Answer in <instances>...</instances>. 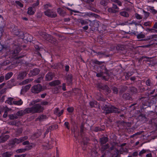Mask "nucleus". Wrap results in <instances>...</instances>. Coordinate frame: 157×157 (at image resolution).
Instances as JSON below:
<instances>
[{"mask_svg":"<svg viewBox=\"0 0 157 157\" xmlns=\"http://www.w3.org/2000/svg\"><path fill=\"white\" fill-rule=\"evenodd\" d=\"M101 108L104 111L106 114L112 113H119L121 111V110L110 105H105L101 106Z\"/></svg>","mask_w":157,"mask_h":157,"instance_id":"nucleus-1","label":"nucleus"},{"mask_svg":"<svg viewBox=\"0 0 157 157\" xmlns=\"http://www.w3.org/2000/svg\"><path fill=\"white\" fill-rule=\"evenodd\" d=\"M41 109L42 107L40 105L37 104L34 105L32 107L26 108L24 110L25 114L35 113L40 112L41 111Z\"/></svg>","mask_w":157,"mask_h":157,"instance_id":"nucleus-2","label":"nucleus"},{"mask_svg":"<svg viewBox=\"0 0 157 157\" xmlns=\"http://www.w3.org/2000/svg\"><path fill=\"white\" fill-rule=\"evenodd\" d=\"M39 33L40 35L46 40L52 43H54L55 39L52 37L51 35L48 34L46 33L42 32H40Z\"/></svg>","mask_w":157,"mask_h":157,"instance_id":"nucleus-3","label":"nucleus"},{"mask_svg":"<svg viewBox=\"0 0 157 157\" xmlns=\"http://www.w3.org/2000/svg\"><path fill=\"white\" fill-rule=\"evenodd\" d=\"M42 87L40 84L35 85L31 88V92L33 93L37 94L42 90Z\"/></svg>","mask_w":157,"mask_h":157,"instance_id":"nucleus-4","label":"nucleus"},{"mask_svg":"<svg viewBox=\"0 0 157 157\" xmlns=\"http://www.w3.org/2000/svg\"><path fill=\"white\" fill-rule=\"evenodd\" d=\"M28 139V137L26 136L21 137L19 139L15 138L10 142V144L12 145H13L15 144H18L27 140Z\"/></svg>","mask_w":157,"mask_h":157,"instance_id":"nucleus-5","label":"nucleus"},{"mask_svg":"<svg viewBox=\"0 0 157 157\" xmlns=\"http://www.w3.org/2000/svg\"><path fill=\"white\" fill-rule=\"evenodd\" d=\"M44 13L45 15L51 18L55 17L57 16L56 13L53 10L48 9L44 12Z\"/></svg>","mask_w":157,"mask_h":157,"instance_id":"nucleus-6","label":"nucleus"},{"mask_svg":"<svg viewBox=\"0 0 157 157\" xmlns=\"http://www.w3.org/2000/svg\"><path fill=\"white\" fill-rule=\"evenodd\" d=\"M81 137L82 138L81 144L83 149L84 150L87 147V144L88 141L89 140V139L85 136L84 135L82 136Z\"/></svg>","mask_w":157,"mask_h":157,"instance_id":"nucleus-7","label":"nucleus"},{"mask_svg":"<svg viewBox=\"0 0 157 157\" xmlns=\"http://www.w3.org/2000/svg\"><path fill=\"white\" fill-rule=\"evenodd\" d=\"M54 76V74L52 72H48L45 75V79L46 81L52 80Z\"/></svg>","mask_w":157,"mask_h":157,"instance_id":"nucleus-8","label":"nucleus"},{"mask_svg":"<svg viewBox=\"0 0 157 157\" xmlns=\"http://www.w3.org/2000/svg\"><path fill=\"white\" fill-rule=\"evenodd\" d=\"M27 74V72L25 71H21L19 73L17 77V79L19 80H22L26 76Z\"/></svg>","mask_w":157,"mask_h":157,"instance_id":"nucleus-9","label":"nucleus"},{"mask_svg":"<svg viewBox=\"0 0 157 157\" xmlns=\"http://www.w3.org/2000/svg\"><path fill=\"white\" fill-rule=\"evenodd\" d=\"M40 70L39 68H35L30 71L29 75L32 76H36L38 75L40 72Z\"/></svg>","mask_w":157,"mask_h":157,"instance_id":"nucleus-10","label":"nucleus"},{"mask_svg":"<svg viewBox=\"0 0 157 157\" xmlns=\"http://www.w3.org/2000/svg\"><path fill=\"white\" fill-rule=\"evenodd\" d=\"M9 137L10 136L9 135H1L0 136V143L5 142L9 139Z\"/></svg>","mask_w":157,"mask_h":157,"instance_id":"nucleus-11","label":"nucleus"},{"mask_svg":"<svg viewBox=\"0 0 157 157\" xmlns=\"http://www.w3.org/2000/svg\"><path fill=\"white\" fill-rule=\"evenodd\" d=\"M89 104L91 107L99 108V104L96 101H92L89 102Z\"/></svg>","mask_w":157,"mask_h":157,"instance_id":"nucleus-12","label":"nucleus"},{"mask_svg":"<svg viewBox=\"0 0 157 157\" xmlns=\"http://www.w3.org/2000/svg\"><path fill=\"white\" fill-rule=\"evenodd\" d=\"M58 13L61 16L64 17L66 15L65 11L61 8H59L57 10Z\"/></svg>","mask_w":157,"mask_h":157,"instance_id":"nucleus-13","label":"nucleus"},{"mask_svg":"<svg viewBox=\"0 0 157 157\" xmlns=\"http://www.w3.org/2000/svg\"><path fill=\"white\" fill-rule=\"evenodd\" d=\"M63 109L62 110L60 111H59V108H55L54 113L55 114L59 117L63 114Z\"/></svg>","mask_w":157,"mask_h":157,"instance_id":"nucleus-14","label":"nucleus"},{"mask_svg":"<svg viewBox=\"0 0 157 157\" xmlns=\"http://www.w3.org/2000/svg\"><path fill=\"white\" fill-rule=\"evenodd\" d=\"M14 33L19 37L22 38L23 36V33L22 31H19V30H14L13 31Z\"/></svg>","mask_w":157,"mask_h":157,"instance_id":"nucleus-15","label":"nucleus"},{"mask_svg":"<svg viewBox=\"0 0 157 157\" xmlns=\"http://www.w3.org/2000/svg\"><path fill=\"white\" fill-rule=\"evenodd\" d=\"M100 68L101 69L102 71L104 70V73L106 74L107 75L109 76L110 74L109 73V71L107 70V69L105 67V66L104 65H102L100 67Z\"/></svg>","mask_w":157,"mask_h":157,"instance_id":"nucleus-16","label":"nucleus"},{"mask_svg":"<svg viewBox=\"0 0 157 157\" xmlns=\"http://www.w3.org/2000/svg\"><path fill=\"white\" fill-rule=\"evenodd\" d=\"M67 82L68 84H71L72 81V76L71 74H68L66 77Z\"/></svg>","mask_w":157,"mask_h":157,"instance_id":"nucleus-17","label":"nucleus"},{"mask_svg":"<svg viewBox=\"0 0 157 157\" xmlns=\"http://www.w3.org/2000/svg\"><path fill=\"white\" fill-rule=\"evenodd\" d=\"M60 83V82L59 80H55L49 83V85L51 86H55Z\"/></svg>","mask_w":157,"mask_h":157,"instance_id":"nucleus-18","label":"nucleus"},{"mask_svg":"<svg viewBox=\"0 0 157 157\" xmlns=\"http://www.w3.org/2000/svg\"><path fill=\"white\" fill-rule=\"evenodd\" d=\"M108 141L107 137H103L100 139V142L101 145L105 144Z\"/></svg>","mask_w":157,"mask_h":157,"instance_id":"nucleus-19","label":"nucleus"},{"mask_svg":"<svg viewBox=\"0 0 157 157\" xmlns=\"http://www.w3.org/2000/svg\"><path fill=\"white\" fill-rule=\"evenodd\" d=\"M95 98L97 100L99 101H105V99L102 98V96L100 93H98L96 95Z\"/></svg>","mask_w":157,"mask_h":157,"instance_id":"nucleus-20","label":"nucleus"},{"mask_svg":"<svg viewBox=\"0 0 157 157\" xmlns=\"http://www.w3.org/2000/svg\"><path fill=\"white\" fill-rule=\"evenodd\" d=\"M13 155L11 152L6 151L2 153V157H10Z\"/></svg>","mask_w":157,"mask_h":157,"instance_id":"nucleus-21","label":"nucleus"},{"mask_svg":"<svg viewBox=\"0 0 157 157\" xmlns=\"http://www.w3.org/2000/svg\"><path fill=\"white\" fill-rule=\"evenodd\" d=\"M31 86V85L30 84H28L25 86H23L21 90V93L22 92H26L30 88Z\"/></svg>","mask_w":157,"mask_h":157,"instance_id":"nucleus-22","label":"nucleus"},{"mask_svg":"<svg viewBox=\"0 0 157 157\" xmlns=\"http://www.w3.org/2000/svg\"><path fill=\"white\" fill-rule=\"evenodd\" d=\"M119 152L120 154H122V152L121 151H119L117 149H115L113 153L112 154V157H117Z\"/></svg>","mask_w":157,"mask_h":157,"instance_id":"nucleus-23","label":"nucleus"},{"mask_svg":"<svg viewBox=\"0 0 157 157\" xmlns=\"http://www.w3.org/2000/svg\"><path fill=\"white\" fill-rule=\"evenodd\" d=\"M101 147L100 149L101 152L103 153L104 151L107 149L109 147V144H106L105 145H101Z\"/></svg>","mask_w":157,"mask_h":157,"instance_id":"nucleus-24","label":"nucleus"},{"mask_svg":"<svg viewBox=\"0 0 157 157\" xmlns=\"http://www.w3.org/2000/svg\"><path fill=\"white\" fill-rule=\"evenodd\" d=\"M33 79L32 78L27 79L24 80L21 82L20 83V84L21 85H25L31 82V81H33Z\"/></svg>","mask_w":157,"mask_h":157,"instance_id":"nucleus-25","label":"nucleus"},{"mask_svg":"<svg viewBox=\"0 0 157 157\" xmlns=\"http://www.w3.org/2000/svg\"><path fill=\"white\" fill-rule=\"evenodd\" d=\"M17 115V117H21L23 116L25 114V112L24 110H21L18 111L16 113Z\"/></svg>","mask_w":157,"mask_h":157,"instance_id":"nucleus-26","label":"nucleus"},{"mask_svg":"<svg viewBox=\"0 0 157 157\" xmlns=\"http://www.w3.org/2000/svg\"><path fill=\"white\" fill-rule=\"evenodd\" d=\"M13 104L17 105H21L23 104V101L20 99L18 101H13Z\"/></svg>","mask_w":157,"mask_h":157,"instance_id":"nucleus-27","label":"nucleus"},{"mask_svg":"<svg viewBox=\"0 0 157 157\" xmlns=\"http://www.w3.org/2000/svg\"><path fill=\"white\" fill-rule=\"evenodd\" d=\"M122 97L123 98L126 100H130L131 98V96L128 93H125L123 94Z\"/></svg>","mask_w":157,"mask_h":157,"instance_id":"nucleus-28","label":"nucleus"},{"mask_svg":"<svg viewBox=\"0 0 157 157\" xmlns=\"http://www.w3.org/2000/svg\"><path fill=\"white\" fill-rule=\"evenodd\" d=\"M8 117L10 120H12L16 119L18 118L16 113V114L9 115Z\"/></svg>","mask_w":157,"mask_h":157,"instance_id":"nucleus-29","label":"nucleus"},{"mask_svg":"<svg viewBox=\"0 0 157 157\" xmlns=\"http://www.w3.org/2000/svg\"><path fill=\"white\" fill-rule=\"evenodd\" d=\"M33 7H30L28 8L27 13L28 14L31 15L34 13V11L33 10Z\"/></svg>","mask_w":157,"mask_h":157,"instance_id":"nucleus-30","label":"nucleus"},{"mask_svg":"<svg viewBox=\"0 0 157 157\" xmlns=\"http://www.w3.org/2000/svg\"><path fill=\"white\" fill-rule=\"evenodd\" d=\"M47 118V116L45 115H41L39 116L37 119L40 121H43L45 119Z\"/></svg>","mask_w":157,"mask_h":157,"instance_id":"nucleus-31","label":"nucleus"},{"mask_svg":"<svg viewBox=\"0 0 157 157\" xmlns=\"http://www.w3.org/2000/svg\"><path fill=\"white\" fill-rule=\"evenodd\" d=\"M13 73L12 72H10L7 73L6 75L5 76V79L6 80H7L10 78L13 75Z\"/></svg>","mask_w":157,"mask_h":157,"instance_id":"nucleus-32","label":"nucleus"},{"mask_svg":"<svg viewBox=\"0 0 157 157\" xmlns=\"http://www.w3.org/2000/svg\"><path fill=\"white\" fill-rule=\"evenodd\" d=\"M84 125L83 124H82L80 126V133L81 136H82L84 135Z\"/></svg>","mask_w":157,"mask_h":157,"instance_id":"nucleus-33","label":"nucleus"},{"mask_svg":"<svg viewBox=\"0 0 157 157\" xmlns=\"http://www.w3.org/2000/svg\"><path fill=\"white\" fill-rule=\"evenodd\" d=\"M78 22L80 23L82 25H86L88 24V22L86 20H83L82 19H80L78 20Z\"/></svg>","mask_w":157,"mask_h":157,"instance_id":"nucleus-34","label":"nucleus"},{"mask_svg":"<svg viewBox=\"0 0 157 157\" xmlns=\"http://www.w3.org/2000/svg\"><path fill=\"white\" fill-rule=\"evenodd\" d=\"M146 84L147 86H151L153 85L152 82L149 79H148L146 81Z\"/></svg>","mask_w":157,"mask_h":157,"instance_id":"nucleus-35","label":"nucleus"},{"mask_svg":"<svg viewBox=\"0 0 157 157\" xmlns=\"http://www.w3.org/2000/svg\"><path fill=\"white\" fill-rule=\"evenodd\" d=\"M120 14L124 17H129V15L126 11H122L120 13Z\"/></svg>","mask_w":157,"mask_h":157,"instance_id":"nucleus-36","label":"nucleus"},{"mask_svg":"<svg viewBox=\"0 0 157 157\" xmlns=\"http://www.w3.org/2000/svg\"><path fill=\"white\" fill-rule=\"evenodd\" d=\"M13 98H9L6 100V102L10 105H12L13 103Z\"/></svg>","mask_w":157,"mask_h":157,"instance_id":"nucleus-37","label":"nucleus"},{"mask_svg":"<svg viewBox=\"0 0 157 157\" xmlns=\"http://www.w3.org/2000/svg\"><path fill=\"white\" fill-rule=\"evenodd\" d=\"M54 142V141H52L51 142H49L47 144V145H44V146L46 147V149H49L52 147V146H51V144H53V143Z\"/></svg>","mask_w":157,"mask_h":157,"instance_id":"nucleus-38","label":"nucleus"},{"mask_svg":"<svg viewBox=\"0 0 157 157\" xmlns=\"http://www.w3.org/2000/svg\"><path fill=\"white\" fill-rule=\"evenodd\" d=\"M92 62L93 63L99 65H101L104 63V62L99 61L97 59L94 60Z\"/></svg>","mask_w":157,"mask_h":157,"instance_id":"nucleus-39","label":"nucleus"},{"mask_svg":"<svg viewBox=\"0 0 157 157\" xmlns=\"http://www.w3.org/2000/svg\"><path fill=\"white\" fill-rule=\"evenodd\" d=\"M103 90H105L107 93V94L110 93L111 92V90H110L109 87L106 85H105L104 87L103 88Z\"/></svg>","mask_w":157,"mask_h":157,"instance_id":"nucleus-40","label":"nucleus"},{"mask_svg":"<svg viewBox=\"0 0 157 157\" xmlns=\"http://www.w3.org/2000/svg\"><path fill=\"white\" fill-rule=\"evenodd\" d=\"M44 9L47 10L48 9H50L49 8H51L52 6L50 3L46 4L44 5Z\"/></svg>","mask_w":157,"mask_h":157,"instance_id":"nucleus-41","label":"nucleus"},{"mask_svg":"<svg viewBox=\"0 0 157 157\" xmlns=\"http://www.w3.org/2000/svg\"><path fill=\"white\" fill-rule=\"evenodd\" d=\"M10 62L9 60H6L2 63L0 64L1 66H5L8 65L10 63Z\"/></svg>","mask_w":157,"mask_h":157,"instance_id":"nucleus-42","label":"nucleus"},{"mask_svg":"<svg viewBox=\"0 0 157 157\" xmlns=\"http://www.w3.org/2000/svg\"><path fill=\"white\" fill-rule=\"evenodd\" d=\"M20 52V49L18 47H16L15 49L12 52V54L15 55L17 54Z\"/></svg>","mask_w":157,"mask_h":157,"instance_id":"nucleus-43","label":"nucleus"},{"mask_svg":"<svg viewBox=\"0 0 157 157\" xmlns=\"http://www.w3.org/2000/svg\"><path fill=\"white\" fill-rule=\"evenodd\" d=\"M137 38L138 39L144 38L145 37V35L142 34L141 33L136 35Z\"/></svg>","mask_w":157,"mask_h":157,"instance_id":"nucleus-44","label":"nucleus"},{"mask_svg":"<svg viewBox=\"0 0 157 157\" xmlns=\"http://www.w3.org/2000/svg\"><path fill=\"white\" fill-rule=\"evenodd\" d=\"M121 89L120 90V92H124L125 91L128 89V87L127 86L121 85Z\"/></svg>","mask_w":157,"mask_h":157,"instance_id":"nucleus-45","label":"nucleus"},{"mask_svg":"<svg viewBox=\"0 0 157 157\" xmlns=\"http://www.w3.org/2000/svg\"><path fill=\"white\" fill-rule=\"evenodd\" d=\"M43 77L42 76L38 78L37 79L35 80L34 81L35 83H39L41 82L43 80Z\"/></svg>","mask_w":157,"mask_h":157,"instance_id":"nucleus-46","label":"nucleus"},{"mask_svg":"<svg viewBox=\"0 0 157 157\" xmlns=\"http://www.w3.org/2000/svg\"><path fill=\"white\" fill-rule=\"evenodd\" d=\"M108 11L109 12L115 13L118 12L117 10L114 9L112 7L109 8L108 9Z\"/></svg>","mask_w":157,"mask_h":157,"instance_id":"nucleus-47","label":"nucleus"},{"mask_svg":"<svg viewBox=\"0 0 157 157\" xmlns=\"http://www.w3.org/2000/svg\"><path fill=\"white\" fill-rule=\"evenodd\" d=\"M130 90L131 92L134 94L138 92L137 89L134 87H131L130 88Z\"/></svg>","mask_w":157,"mask_h":157,"instance_id":"nucleus-48","label":"nucleus"},{"mask_svg":"<svg viewBox=\"0 0 157 157\" xmlns=\"http://www.w3.org/2000/svg\"><path fill=\"white\" fill-rule=\"evenodd\" d=\"M40 101V100L39 99H37L36 100L33 101L31 103H30L29 105L31 106L32 105H33L36 103Z\"/></svg>","mask_w":157,"mask_h":157,"instance_id":"nucleus-49","label":"nucleus"},{"mask_svg":"<svg viewBox=\"0 0 157 157\" xmlns=\"http://www.w3.org/2000/svg\"><path fill=\"white\" fill-rule=\"evenodd\" d=\"M52 130V127H50V126H49L48 127V128H47V130H46L45 132L44 133V136H45L46 135V134H47L49 132H51Z\"/></svg>","mask_w":157,"mask_h":157,"instance_id":"nucleus-50","label":"nucleus"},{"mask_svg":"<svg viewBox=\"0 0 157 157\" xmlns=\"http://www.w3.org/2000/svg\"><path fill=\"white\" fill-rule=\"evenodd\" d=\"M141 21H138V22H136L135 21H133L131 23H129V24L130 25L132 24H134L136 25H138L140 24V23L141 22Z\"/></svg>","mask_w":157,"mask_h":157,"instance_id":"nucleus-51","label":"nucleus"},{"mask_svg":"<svg viewBox=\"0 0 157 157\" xmlns=\"http://www.w3.org/2000/svg\"><path fill=\"white\" fill-rule=\"evenodd\" d=\"M104 74V72L102 71H101L99 73H97L96 76L98 77H101Z\"/></svg>","mask_w":157,"mask_h":157,"instance_id":"nucleus-52","label":"nucleus"},{"mask_svg":"<svg viewBox=\"0 0 157 157\" xmlns=\"http://www.w3.org/2000/svg\"><path fill=\"white\" fill-rule=\"evenodd\" d=\"M32 145H29L27 146H26L25 149V151H28L31 149L32 148Z\"/></svg>","mask_w":157,"mask_h":157,"instance_id":"nucleus-53","label":"nucleus"},{"mask_svg":"<svg viewBox=\"0 0 157 157\" xmlns=\"http://www.w3.org/2000/svg\"><path fill=\"white\" fill-rule=\"evenodd\" d=\"M112 89L114 94H117L118 93V90L117 88L114 86L112 87Z\"/></svg>","mask_w":157,"mask_h":157,"instance_id":"nucleus-54","label":"nucleus"},{"mask_svg":"<svg viewBox=\"0 0 157 157\" xmlns=\"http://www.w3.org/2000/svg\"><path fill=\"white\" fill-rule=\"evenodd\" d=\"M135 17L137 19L140 20L142 19V17L139 14L137 13L135 14Z\"/></svg>","mask_w":157,"mask_h":157,"instance_id":"nucleus-55","label":"nucleus"},{"mask_svg":"<svg viewBox=\"0 0 157 157\" xmlns=\"http://www.w3.org/2000/svg\"><path fill=\"white\" fill-rule=\"evenodd\" d=\"M25 151V150L24 148V149H20L17 150L16 151V152L17 153H19L24 152Z\"/></svg>","mask_w":157,"mask_h":157,"instance_id":"nucleus-56","label":"nucleus"},{"mask_svg":"<svg viewBox=\"0 0 157 157\" xmlns=\"http://www.w3.org/2000/svg\"><path fill=\"white\" fill-rule=\"evenodd\" d=\"M97 85L98 88L101 89H103L104 86H103L101 83H98L97 84Z\"/></svg>","mask_w":157,"mask_h":157,"instance_id":"nucleus-57","label":"nucleus"},{"mask_svg":"<svg viewBox=\"0 0 157 157\" xmlns=\"http://www.w3.org/2000/svg\"><path fill=\"white\" fill-rule=\"evenodd\" d=\"M101 5L103 6H105L107 5L106 2L105 0H101L100 2Z\"/></svg>","mask_w":157,"mask_h":157,"instance_id":"nucleus-58","label":"nucleus"},{"mask_svg":"<svg viewBox=\"0 0 157 157\" xmlns=\"http://www.w3.org/2000/svg\"><path fill=\"white\" fill-rule=\"evenodd\" d=\"M146 152V150L143 149L140 152L139 154H138V155L139 156H141L142 155L145 153Z\"/></svg>","mask_w":157,"mask_h":157,"instance_id":"nucleus-59","label":"nucleus"},{"mask_svg":"<svg viewBox=\"0 0 157 157\" xmlns=\"http://www.w3.org/2000/svg\"><path fill=\"white\" fill-rule=\"evenodd\" d=\"M98 55L101 56V57H102L103 56L105 55V53L102 52H96Z\"/></svg>","mask_w":157,"mask_h":157,"instance_id":"nucleus-60","label":"nucleus"},{"mask_svg":"<svg viewBox=\"0 0 157 157\" xmlns=\"http://www.w3.org/2000/svg\"><path fill=\"white\" fill-rule=\"evenodd\" d=\"M146 31H148L150 33H155V29H149L148 28L147 29Z\"/></svg>","mask_w":157,"mask_h":157,"instance_id":"nucleus-61","label":"nucleus"},{"mask_svg":"<svg viewBox=\"0 0 157 157\" xmlns=\"http://www.w3.org/2000/svg\"><path fill=\"white\" fill-rule=\"evenodd\" d=\"M132 74L131 73H127L125 75V78L126 79L128 80L129 77L131 76Z\"/></svg>","mask_w":157,"mask_h":157,"instance_id":"nucleus-62","label":"nucleus"},{"mask_svg":"<svg viewBox=\"0 0 157 157\" xmlns=\"http://www.w3.org/2000/svg\"><path fill=\"white\" fill-rule=\"evenodd\" d=\"M64 125L68 129H70L69 123L68 122H66L64 123Z\"/></svg>","mask_w":157,"mask_h":157,"instance_id":"nucleus-63","label":"nucleus"},{"mask_svg":"<svg viewBox=\"0 0 157 157\" xmlns=\"http://www.w3.org/2000/svg\"><path fill=\"white\" fill-rule=\"evenodd\" d=\"M153 8V7H151L150 9V10H151V12L153 14H155L157 13V11H156Z\"/></svg>","mask_w":157,"mask_h":157,"instance_id":"nucleus-64","label":"nucleus"}]
</instances>
